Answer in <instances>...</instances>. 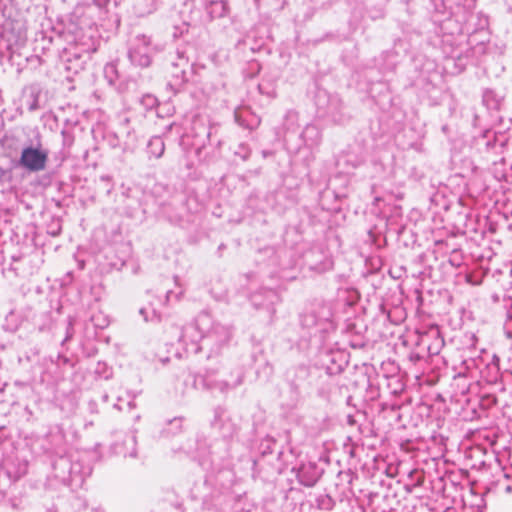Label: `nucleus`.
<instances>
[{
    "label": "nucleus",
    "mask_w": 512,
    "mask_h": 512,
    "mask_svg": "<svg viewBox=\"0 0 512 512\" xmlns=\"http://www.w3.org/2000/svg\"><path fill=\"white\" fill-rule=\"evenodd\" d=\"M232 338V327L215 321L209 313H200L186 325L179 337L189 353L204 351L207 357L219 355Z\"/></svg>",
    "instance_id": "nucleus-1"
},
{
    "label": "nucleus",
    "mask_w": 512,
    "mask_h": 512,
    "mask_svg": "<svg viewBox=\"0 0 512 512\" xmlns=\"http://www.w3.org/2000/svg\"><path fill=\"white\" fill-rule=\"evenodd\" d=\"M159 0H135L134 9L136 13L140 16H144L152 13L156 7Z\"/></svg>",
    "instance_id": "nucleus-14"
},
{
    "label": "nucleus",
    "mask_w": 512,
    "mask_h": 512,
    "mask_svg": "<svg viewBox=\"0 0 512 512\" xmlns=\"http://www.w3.org/2000/svg\"><path fill=\"white\" fill-rule=\"evenodd\" d=\"M508 304H512V303H511V300H508V301H507L506 306H508Z\"/></svg>",
    "instance_id": "nucleus-32"
},
{
    "label": "nucleus",
    "mask_w": 512,
    "mask_h": 512,
    "mask_svg": "<svg viewBox=\"0 0 512 512\" xmlns=\"http://www.w3.org/2000/svg\"><path fill=\"white\" fill-rule=\"evenodd\" d=\"M53 467L56 477L63 482H82L87 474L82 471L79 463H72L67 457H60Z\"/></svg>",
    "instance_id": "nucleus-4"
},
{
    "label": "nucleus",
    "mask_w": 512,
    "mask_h": 512,
    "mask_svg": "<svg viewBox=\"0 0 512 512\" xmlns=\"http://www.w3.org/2000/svg\"><path fill=\"white\" fill-rule=\"evenodd\" d=\"M174 281L178 285V277L177 276L174 277Z\"/></svg>",
    "instance_id": "nucleus-30"
},
{
    "label": "nucleus",
    "mask_w": 512,
    "mask_h": 512,
    "mask_svg": "<svg viewBox=\"0 0 512 512\" xmlns=\"http://www.w3.org/2000/svg\"><path fill=\"white\" fill-rule=\"evenodd\" d=\"M139 313L143 316L146 322H158L161 319L160 314L151 305L142 307L139 310Z\"/></svg>",
    "instance_id": "nucleus-15"
},
{
    "label": "nucleus",
    "mask_w": 512,
    "mask_h": 512,
    "mask_svg": "<svg viewBox=\"0 0 512 512\" xmlns=\"http://www.w3.org/2000/svg\"><path fill=\"white\" fill-rule=\"evenodd\" d=\"M235 117H236V121L242 125V126H245L247 127L248 129H253L255 128L256 126H258L259 124V120L258 119H253V121L251 123H248V124H245L244 121H242V113H236L235 114Z\"/></svg>",
    "instance_id": "nucleus-19"
},
{
    "label": "nucleus",
    "mask_w": 512,
    "mask_h": 512,
    "mask_svg": "<svg viewBox=\"0 0 512 512\" xmlns=\"http://www.w3.org/2000/svg\"><path fill=\"white\" fill-rule=\"evenodd\" d=\"M37 109V99H34L33 103L29 106V110L33 111Z\"/></svg>",
    "instance_id": "nucleus-23"
},
{
    "label": "nucleus",
    "mask_w": 512,
    "mask_h": 512,
    "mask_svg": "<svg viewBox=\"0 0 512 512\" xmlns=\"http://www.w3.org/2000/svg\"><path fill=\"white\" fill-rule=\"evenodd\" d=\"M210 135H211V131L209 130V131L207 132V137H210Z\"/></svg>",
    "instance_id": "nucleus-31"
},
{
    "label": "nucleus",
    "mask_w": 512,
    "mask_h": 512,
    "mask_svg": "<svg viewBox=\"0 0 512 512\" xmlns=\"http://www.w3.org/2000/svg\"><path fill=\"white\" fill-rule=\"evenodd\" d=\"M90 320H91L92 324L98 329H104L110 323L108 316L100 311L93 314L91 316Z\"/></svg>",
    "instance_id": "nucleus-16"
},
{
    "label": "nucleus",
    "mask_w": 512,
    "mask_h": 512,
    "mask_svg": "<svg viewBox=\"0 0 512 512\" xmlns=\"http://www.w3.org/2000/svg\"><path fill=\"white\" fill-rule=\"evenodd\" d=\"M206 11L211 19L222 18L228 13V5L224 0H207Z\"/></svg>",
    "instance_id": "nucleus-12"
},
{
    "label": "nucleus",
    "mask_w": 512,
    "mask_h": 512,
    "mask_svg": "<svg viewBox=\"0 0 512 512\" xmlns=\"http://www.w3.org/2000/svg\"><path fill=\"white\" fill-rule=\"evenodd\" d=\"M114 407H115V408H117V409H119V410H122V409H123V408H122V406H121L120 404H118V403H116V404L114 405Z\"/></svg>",
    "instance_id": "nucleus-27"
},
{
    "label": "nucleus",
    "mask_w": 512,
    "mask_h": 512,
    "mask_svg": "<svg viewBox=\"0 0 512 512\" xmlns=\"http://www.w3.org/2000/svg\"><path fill=\"white\" fill-rule=\"evenodd\" d=\"M304 323H305L306 325H309V324H310L306 319L304 320Z\"/></svg>",
    "instance_id": "nucleus-33"
},
{
    "label": "nucleus",
    "mask_w": 512,
    "mask_h": 512,
    "mask_svg": "<svg viewBox=\"0 0 512 512\" xmlns=\"http://www.w3.org/2000/svg\"><path fill=\"white\" fill-rule=\"evenodd\" d=\"M46 441L48 442L47 446L45 447V451L47 453L57 455L59 458L65 457L64 454L66 453V436L61 428L57 427L51 430L47 435Z\"/></svg>",
    "instance_id": "nucleus-7"
},
{
    "label": "nucleus",
    "mask_w": 512,
    "mask_h": 512,
    "mask_svg": "<svg viewBox=\"0 0 512 512\" xmlns=\"http://www.w3.org/2000/svg\"><path fill=\"white\" fill-rule=\"evenodd\" d=\"M504 332L508 338L512 339V307L506 312V319L504 322Z\"/></svg>",
    "instance_id": "nucleus-17"
},
{
    "label": "nucleus",
    "mask_w": 512,
    "mask_h": 512,
    "mask_svg": "<svg viewBox=\"0 0 512 512\" xmlns=\"http://www.w3.org/2000/svg\"><path fill=\"white\" fill-rule=\"evenodd\" d=\"M147 149L150 156H153L157 159L162 157L165 151V144L163 139L159 136L152 137L148 142Z\"/></svg>",
    "instance_id": "nucleus-13"
},
{
    "label": "nucleus",
    "mask_w": 512,
    "mask_h": 512,
    "mask_svg": "<svg viewBox=\"0 0 512 512\" xmlns=\"http://www.w3.org/2000/svg\"><path fill=\"white\" fill-rule=\"evenodd\" d=\"M297 477L299 482L306 486L312 487L314 486L320 478V472L314 463H305L302 464L297 473Z\"/></svg>",
    "instance_id": "nucleus-10"
},
{
    "label": "nucleus",
    "mask_w": 512,
    "mask_h": 512,
    "mask_svg": "<svg viewBox=\"0 0 512 512\" xmlns=\"http://www.w3.org/2000/svg\"><path fill=\"white\" fill-rule=\"evenodd\" d=\"M243 381V374L241 371L236 372V376L231 379H225L217 375L207 373L203 378V385L207 390L212 392L218 391L226 393L231 389L239 386Z\"/></svg>",
    "instance_id": "nucleus-5"
},
{
    "label": "nucleus",
    "mask_w": 512,
    "mask_h": 512,
    "mask_svg": "<svg viewBox=\"0 0 512 512\" xmlns=\"http://www.w3.org/2000/svg\"><path fill=\"white\" fill-rule=\"evenodd\" d=\"M269 294L272 295L273 297H276V294L273 291H269Z\"/></svg>",
    "instance_id": "nucleus-29"
},
{
    "label": "nucleus",
    "mask_w": 512,
    "mask_h": 512,
    "mask_svg": "<svg viewBox=\"0 0 512 512\" xmlns=\"http://www.w3.org/2000/svg\"><path fill=\"white\" fill-rule=\"evenodd\" d=\"M308 134H318L317 128L313 125H308L303 131V137L305 138Z\"/></svg>",
    "instance_id": "nucleus-22"
},
{
    "label": "nucleus",
    "mask_w": 512,
    "mask_h": 512,
    "mask_svg": "<svg viewBox=\"0 0 512 512\" xmlns=\"http://www.w3.org/2000/svg\"><path fill=\"white\" fill-rule=\"evenodd\" d=\"M192 71V66L189 59L184 55L183 52L177 51L176 61L172 62L171 65V77L172 80L169 82L171 87L178 88L189 80V76Z\"/></svg>",
    "instance_id": "nucleus-6"
},
{
    "label": "nucleus",
    "mask_w": 512,
    "mask_h": 512,
    "mask_svg": "<svg viewBox=\"0 0 512 512\" xmlns=\"http://www.w3.org/2000/svg\"><path fill=\"white\" fill-rule=\"evenodd\" d=\"M156 47L152 44L150 37L137 35L130 43L128 56L130 61L137 66L147 67L151 63Z\"/></svg>",
    "instance_id": "nucleus-3"
},
{
    "label": "nucleus",
    "mask_w": 512,
    "mask_h": 512,
    "mask_svg": "<svg viewBox=\"0 0 512 512\" xmlns=\"http://www.w3.org/2000/svg\"><path fill=\"white\" fill-rule=\"evenodd\" d=\"M127 406L131 409V408L133 407V403H132V401H128V402H127Z\"/></svg>",
    "instance_id": "nucleus-28"
},
{
    "label": "nucleus",
    "mask_w": 512,
    "mask_h": 512,
    "mask_svg": "<svg viewBox=\"0 0 512 512\" xmlns=\"http://www.w3.org/2000/svg\"><path fill=\"white\" fill-rule=\"evenodd\" d=\"M212 426L218 429L223 437L232 436L236 428L228 418L226 411L223 408H216L214 411V418L212 420Z\"/></svg>",
    "instance_id": "nucleus-9"
},
{
    "label": "nucleus",
    "mask_w": 512,
    "mask_h": 512,
    "mask_svg": "<svg viewBox=\"0 0 512 512\" xmlns=\"http://www.w3.org/2000/svg\"><path fill=\"white\" fill-rule=\"evenodd\" d=\"M49 152L41 144V136L37 133L35 146L25 147L19 158V165L31 172H39L46 168Z\"/></svg>",
    "instance_id": "nucleus-2"
},
{
    "label": "nucleus",
    "mask_w": 512,
    "mask_h": 512,
    "mask_svg": "<svg viewBox=\"0 0 512 512\" xmlns=\"http://www.w3.org/2000/svg\"><path fill=\"white\" fill-rule=\"evenodd\" d=\"M141 103L146 108H153L156 105V103H157V99L154 96H152V95H145V96L142 97Z\"/></svg>",
    "instance_id": "nucleus-20"
},
{
    "label": "nucleus",
    "mask_w": 512,
    "mask_h": 512,
    "mask_svg": "<svg viewBox=\"0 0 512 512\" xmlns=\"http://www.w3.org/2000/svg\"><path fill=\"white\" fill-rule=\"evenodd\" d=\"M71 330H72V326H71V323L69 324V327L67 329V336L65 338V340H68L70 337H71Z\"/></svg>",
    "instance_id": "nucleus-24"
},
{
    "label": "nucleus",
    "mask_w": 512,
    "mask_h": 512,
    "mask_svg": "<svg viewBox=\"0 0 512 512\" xmlns=\"http://www.w3.org/2000/svg\"><path fill=\"white\" fill-rule=\"evenodd\" d=\"M137 440L134 434H127L121 441H117L113 444V452L116 455L123 456L124 458H136L137 456Z\"/></svg>",
    "instance_id": "nucleus-8"
},
{
    "label": "nucleus",
    "mask_w": 512,
    "mask_h": 512,
    "mask_svg": "<svg viewBox=\"0 0 512 512\" xmlns=\"http://www.w3.org/2000/svg\"><path fill=\"white\" fill-rule=\"evenodd\" d=\"M211 455H212L211 462H212V463H215V462L217 461V456H216V454H215V451H212V452H211Z\"/></svg>",
    "instance_id": "nucleus-25"
},
{
    "label": "nucleus",
    "mask_w": 512,
    "mask_h": 512,
    "mask_svg": "<svg viewBox=\"0 0 512 512\" xmlns=\"http://www.w3.org/2000/svg\"><path fill=\"white\" fill-rule=\"evenodd\" d=\"M433 3L440 13H453L456 6H463L467 10L475 6V0H433Z\"/></svg>",
    "instance_id": "nucleus-11"
},
{
    "label": "nucleus",
    "mask_w": 512,
    "mask_h": 512,
    "mask_svg": "<svg viewBox=\"0 0 512 512\" xmlns=\"http://www.w3.org/2000/svg\"><path fill=\"white\" fill-rule=\"evenodd\" d=\"M182 424H183V419L182 418H174L172 419L171 421H169L168 423V431L169 433H176L178 431L181 430L182 428Z\"/></svg>",
    "instance_id": "nucleus-18"
},
{
    "label": "nucleus",
    "mask_w": 512,
    "mask_h": 512,
    "mask_svg": "<svg viewBox=\"0 0 512 512\" xmlns=\"http://www.w3.org/2000/svg\"><path fill=\"white\" fill-rule=\"evenodd\" d=\"M235 155L239 156L242 160L248 159L250 151L244 144L239 145L238 150L235 151Z\"/></svg>",
    "instance_id": "nucleus-21"
},
{
    "label": "nucleus",
    "mask_w": 512,
    "mask_h": 512,
    "mask_svg": "<svg viewBox=\"0 0 512 512\" xmlns=\"http://www.w3.org/2000/svg\"><path fill=\"white\" fill-rule=\"evenodd\" d=\"M171 295H172V291H167V293H166V301L167 302L170 300Z\"/></svg>",
    "instance_id": "nucleus-26"
}]
</instances>
